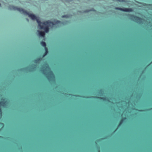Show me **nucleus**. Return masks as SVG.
Returning a JSON list of instances; mask_svg holds the SVG:
<instances>
[{"instance_id":"f257e3e1","label":"nucleus","mask_w":152,"mask_h":152,"mask_svg":"<svg viewBox=\"0 0 152 152\" xmlns=\"http://www.w3.org/2000/svg\"><path fill=\"white\" fill-rule=\"evenodd\" d=\"M9 9L11 10H17L20 13L23 14L24 15H28L32 20H36L38 23L39 28L42 29H44L46 33L49 32V27L52 29L56 28L58 26L57 24L61 23V22L59 20H57L56 22L53 23L50 20L42 23L34 15L29 14L26 10L22 8L11 6L9 7Z\"/></svg>"},{"instance_id":"f03ea898","label":"nucleus","mask_w":152,"mask_h":152,"mask_svg":"<svg viewBox=\"0 0 152 152\" xmlns=\"http://www.w3.org/2000/svg\"><path fill=\"white\" fill-rule=\"evenodd\" d=\"M41 71L46 76L50 81L55 80L54 76L48 64H45L42 66Z\"/></svg>"},{"instance_id":"7ed1b4c3","label":"nucleus","mask_w":152,"mask_h":152,"mask_svg":"<svg viewBox=\"0 0 152 152\" xmlns=\"http://www.w3.org/2000/svg\"><path fill=\"white\" fill-rule=\"evenodd\" d=\"M129 18L137 23L140 24H142L144 22V20L136 16L131 15L129 16Z\"/></svg>"},{"instance_id":"20e7f679","label":"nucleus","mask_w":152,"mask_h":152,"mask_svg":"<svg viewBox=\"0 0 152 152\" xmlns=\"http://www.w3.org/2000/svg\"><path fill=\"white\" fill-rule=\"evenodd\" d=\"M7 104V102L5 99H2V101L0 102V113L1 116V115L2 112L1 109V107L2 106L4 107H6Z\"/></svg>"},{"instance_id":"39448f33","label":"nucleus","mask_w":152,"mask_h":152,"mask_svg":"<svg viewBox=\"0 0 152 152\" xmlns=\"http://www.w3.org/2000/svg\"><path fill=\"white\" fill-rule=\"evenodd\" d=\"M115 9L116 10H119L125 12H132L133 11V10L131 8H121L116 7L115 8Z\"/></svg>"},{"instance_id":"423d86ee","label":"nucleus","mask_w":152,"mask_h":152,"mask_svg":"<svg viewBox=\"0 0 152 152\" xmlns=\"http://www.w3.org/2000/svg\"><path fill=\"white\" fill-rule=\"evenodd\" d=\"M41 44L42 46L45 47V52L43 56V57L45 56L48 53V50L47 48L46 47V44L45 42L42 41V42H41Z\"/></svg>"},{"instance_id":"0eeeda50","label":"nucleus","mask_w":152,"mask_h":152,"mask_svg":"<svg viewBox=\"0 0 152 152\" xmlns=\"http://www.w3.org/2000/svg\"><path fill=\"white\" fill-rule=\"evenodd\" d=\"M38 32L39 33V36L44 37L45 36V33L44 31H38Z\"/></svg>"},{"instance_id":"6e6552de","label":"nucleus","mask_w":152,"mask_h":152,"mask_svg":"<svg viewBox=\"0 0 152 152\" xmlns=\"http://www.w3.org/2000/svg\"><path fill=\"white\" fill-rule=\"evenodd\" d=\"M40 59H41V58H39L37 60H35L34 62L36 63H37L38 62V61H39Z\"/></svg>"},{"instance_id":"1a4fd4ad","label":"nucleus","mask_w":152,"mask_h":152,"mask_svg":"<svg viewBox=\"0 0 152 152\" xmlns=\"http://www.w3.org/2000/svg\"><path fill=\"white\" fill-rule=\"evenodd\" d=\"M123 121L124 120L122 119L121 121V122L119 125L118 126V127L119 126H120L122 124V123H123Z\"/></svg>"},{"instance_id":"9d476101","label":"nucleus","mask_w":152,"mask_h":152,"mask_svg":"<svg viewBox=\"0 0 152 152\" xmlns=\"http://www.w3.org/2000/svg\"><path fill=\"white\" fill-rule=\"evenodd\" d=\"M62 18H68V15H63L62 16Z\"/></svg>"},{"instance_id":"9b49d317","label":"nucleus","mask_w":152,"mask_h":152,"mask_svg":"<svg viewBox=\"0 0 152 152\" xmlns=\"http://www.w3.org/2000/svg\"><path fill=\"white\" fill-rule=\"evenodd\" d=\"M91 10H86L84 12H89V11H91Z\"/></svg>"},{"instance_id":"f8f14e48","label":"nucleus","mask_w":152,"mask_h":152,"mask_svg":"<svg viewBox=\"0 0 152 152\" xmlns=\"http://www.w3.org/2000/svg\"><path fill=\"white\" fill-rule=\"evenodd\" d=\"M100 99H103V100H105V99L104 98H99Z\"/></svg>"},{"instance_id":"ddd939ff","label":"nucleus","mask_w":152,"mask_h":152,"mask_svg":"<svg viewBox=\"0 0 152 152\" xmlns=\"http://www.w3.org/2000/svg\"><path fill=\"white\" fill-rule=\"evenodd\" d=\"M26 20H27V21L29 22V19H28L26 18Z\"/></svg>"},{"instance_id":"4468645a","label":"nucleus","mask_w":152,"mask_h":152,"mask_svg":"<svg viewBox=\"0 0 152 152\" xmlns=\"http://www.w3.org/2000/svg\"><path fill=\"white\" fill-rule=\"evenodd\" d=\"M62 24H66V23H64V22H63V23H62Z\"/></svg>"},{"instance_id":"2eb2a0df","label":"nucleus","mask_w":152,"mask_h":152,"mask_svg":"<svg viewBox=\"0 0 152 152\" xmlns=\"http://www.w3.org/2000/svg\"><path fill=\"white\" fill-rule=\"evenodd\" d=\"M1 124L3 125V124L2 123H1Z\"/></svg>"},{"instance_id":"dca6fc26","label":"nucleus","mask_w":152,"mask_h":152,"mask_svg":"<svg viewBox=\"0 0 152 152\" xmlns=\"http://www.w3.org/2000/svg\"><path fill=\"white\" fill-rule=\"evenodd\" d=\"M1 4L0 3V7H1Z\"/></svg>"}]
</instances>
